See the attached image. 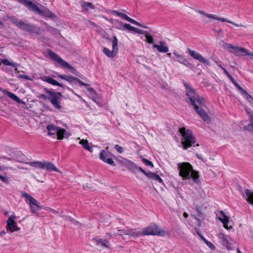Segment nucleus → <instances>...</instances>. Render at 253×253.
<instances>
[{"instance_id": "obj_1", "label": "nucleus", "mask_w": 253, "mask_h": 253, "mask_svg": "<svg viewBox=\"0 0 253 253\" xmlns=\"http://www.w3.org/2000/svg\"><path fill=\"white\" fill-rule=\"evenodd\" d=\"M186 94L190 101L191 105L194 106L195 110L204 122H209V117L207 113L202 109L204 105V100L201 98L195 92V90L189 87L186 84H184Z\"/></svg>"}, {"instance_id": "obj_2", "label": "nucleus", "mask_w": 253, "mask_h": 253, "mask_svg": "<svg viewBox=\"0 0 253 253\" xmlns=\"http://www.w3.org/2000/svg\"><path fill=\"white\" fill-rule=\"evenodd\" d=\"M179 174L184 179L192 178L195 182H197L199 176L198 172L194 170L192 166L188 162H183L177 164Z\"/></svg>"}, {"instance_id": "obj_3", "label": "nucleus", "mask_w": 253, "mask_h": 253, "mask_svg": "<svg viewBox=\"0 0 253 253\" xmlns=\"http://www.w3.org/2000/svg\"><path fill=\"white\" fill-rule=\"evenodd\" d=\"M179 131L182 135L181 143L184 149L192 146L195 143L196 138L191 130L182 127Z\"/></svg>"}, {"instance_id": "obj_4", "label": "nucleus", "mask_w": 253, "mask_h": 253, "mask_svg": "<svg viewBox=\"0 0 253 253\" xmlns=\"http://www.w3.org/2000/svg\"><path fill=\"white\" fill-rule=\"evenodd\" d=\"M11 21L20 29L25 31L36 34H38L40 33V28L37 27L34 24L24 22L22 20L15 18H12Z\"/></svg>"}, {"instance_id": "obj_5", "label": "nucleus", "mask_w": 253, "mask_h": 253, "mask_svg": "<svg viewBox=\"0 0 253 253\" xmlns=\"http://www.w3.org/2000/svg\"><path fill=\"white\" fill-rule=\"evenodd\" d=\"M46 128L48 130V135L51 136L53 138L57 137L58 139H62L64 137L66 138L69 136L65 129L57 126L53 124L48 125Z\"/></svg>"}, {"instance_id": "obj_6", "label": "nucleus", "mask_w": 253, "mask_h": 253, "mask_svg": "<svg viewBox=\"0 0 253 253\" xmlns=\"http://www.w3.org/2000/svg\"><path fill=\"white\" fill-rule=\"evenodd\" d=\"M224 47L230 52L234 54L236 56H243L248 55L252 58L253 57V53L250 52L248 50L244 47L234 46L231 44L227 43L224 44Z\"/></svg>"}, {"instance_id": "obj_7", "label": "nucleus", "mask_w": 253, "mask_h": 253, "mask_svg": "<svg viewBox=\"0 0 253 253\" xmlns=\"http://www.w3.org/2000/svg\"><path fill=\"white\" fill-rule=\"evenodd\" d=\"M142 235H157L163 236L167 234V232L161 229L157 225L151 224L149 226L144 228L141 233Z\"/></svg>"}, {"instance_id": "obj_8", "label": "nucleus", "mask_w": 253, "mask_h": 253, "mask_svg": "<svg viewBox=\"0 0 253 253\" xmlns=\"http://www.w3.org/2000/svg\"><path fill=\"white\" fill-rule=\"evenodd\" d=\"M45 90L46 93L49 95L48 99L53 107L58 110H60L62 108L61 103V93L58 92L52 91L47 89H45Z\"/></svg>"}, {"instance_id": "obj_9", "label": "nucleus", "mask_w": 253, "mask_h": 253, "mask_svg": "<svg viewBox=\"0 0 253 253\" xmlns=\"http://www.w3.org/2000/svg\"><path fill=\"white\" fill-rule=\"evenodd\" d=\"M49 55L53 60L57 62L61 66L66 67L72 70V73L77 75V70L70 64H69L67 62H66L64 60L60 57L57 54L50 51L49 52Z\"/></svg>"}, {"instance_id": "obj_10", "label": "nucleus", "mask_w": 253, "mask_h": 253, "mask_svg": "<svg viewBox=\"0 0 253 253\" xmlns=\"http://www.w3.org/2000/svg\"><path fill=\"white\" fill-rule=\"evenodd\" d=\"M112 50H110L107 47L103 49L104 53L109 57H114L116 55L118 51V40L116 36L113 37L112 40Z\"/></svg>"}, {"instance_id": "obj_11", "label": "nucleus", "mask_w": 253, "mask_h": 253, "mask_svg": "<svg viewBox=\"0 0 253 253\" xmlns=\"http://www.w3.org/2000/svg\"><path fill=\"white\" fill-rule=\"evenodd\" d=\"M112 154L104 150H102L99 155V158L104 163H106L110 165L115 166V164L114 161L112 159Z\"/></svg>"}, {"instance_id": "obj_12", "label": "nucleus", "mask_w": 253, "mask_h": 253, "mask_svg": "<svg viewBox=\"0 0 253 253\" xmlns=\"http://www.w3.org/2000/svg\"><path fill=\"white\" fill-rule=\"evenodd\" d=\"M218 237L221 243L223 246L225 247L227 250H230L233 248V243L231 238L222 233L219 234Z\"/></svg>"}, {"instance_id": "obj_13", "label": "nucleus", "mask_w": 253, "mask_h": 253, "mask_svg": "<svg viewBox=\"0 0 253 253\" xmlns=\"http://www.w3.org/2000/svg\"><path fill=\"white\" fill-rule=\"evenodd\" d=\"M21 4L26 6L29 10L37 12L38 13H42L41 9L37 5V4L33 3L32 1L29 0H17Z\"/></svg>"}, {"instance_id": "obj_14", "label": "nucleus", "mask_w": 253, "mask_h": 253, "mask_svg": "<svg viewBox=\"0 0 253 253\" xmlns=\"http://www.w3.org/2000/svg\"><path fill=\"white\" fill-rule=\"evenodd\" d=\"M111 13H112V14H113L118 16H119V17L125 19L128 22H129L136 26H140V27H143L145 29L148 28L147 26H143L140 23L133 20L132 19H131V18L128 17L127 15H126L125 13L119 12L117 10H113Z\"/></svg>"}, {"instance_id": "obj_15", "label": "nucleus", "mask_w": 253, "mask_h": 253, "mask_svg": "<svg viewBox=\"0 0 253 253\" xmlns=\"http://www.w3.org/2000/svg\"><path fill=\"white\" fill-rule=\"evenodd\" d=\"M187 50L189 54L194 59L199 60L200 62L203 63L205 65H210V61L206 58H204L203 56L198 52L190 48H188Z\"/></svg>"}, {"instance_id": "obj_16", "label": "nucleus", "mask_w": 253, "mask_h": 253, "mask_svg": "<svg viewBox=\"0 0 253 253\" xmlns=\"http://www.w3.org/2000/svg\"><path fill=\"white\" fill-rule=\"evenodd\" d=\"M216 216H217L218 219L223 224V227L226 229H229V228L228 226V223L229 221V217L227 216L222 211L217 212Z\"/></svg>"}, {"instance_id": "obj_17", "label": "nucleus", "mask_w": 253, "mask_h": 253, "mask_svg": "<svg viewBox=\"0 0 253 253\" xmlns=\"http://www.w3.org/2000/svg\"><path fill=\"white\" fill-rule=\"evenodd\" d=\"M173 54L177 58V59H173L174 60L177 61L179 63L185 66L186 67L190 68L192 67V64L190 63L189 61L187 59H186L182 55L178 54L176 51L173 52Z\"/></svg>"}, {"instance_id": "obj_18", "label": "nucleus", "mask_w": 253, "mask_h": 253, "mask_svg": "<svg viewBox=\"0 0 253 253\" xmlns=\"http://www.w3.org/2000/svg\"><path fill=\"white\" fill-rule=\"evenodd\" d=\"M16 219L15 214H12L6 221L7 228L11 232L17 231L18 228H16V225L14 220Z\"/></svg>"}, {"instance_id": "obj_19", "label": "nucleus", "mask_w": 253, "mask_h": 253, "mask_svg": "<svg viewBox=\"0 0 253 253\" xmlns=\"http://www.w3.org/2000/svg\"><path fill=\"white\" fill-rule=\"evenodd\" d=\"M122 164L123 166L126 167L127 169L132 171L137 169V167L136 164L127 159L124 158L122 161Z\"/></svg>"}, {"instance_id": "obj_20", "label": "nucleus", "mask_w": 253, "mask_h": 253, "mask_svg": "<svg viewBox=\"0 0 253 253\" xmlns=\"http://www.w3.org/2000/svg\"><path fill=\"white\" fill-rule=\"evenodd\" d=\"M154 48H156L159 52L162 53H167L169 51V48L167 44L164 42H160V44H154Z\"/></svg>"}, {"instance_id": "obj_21", "label": "nucleus", "mask_w": 253, "mask_h": 253, "mask_svg": "<svg viewBox=\"0 0 253 253\" xmlns=\"http://www.w3.org/2000/svg\"><path fill=\"white\" fill-rule=\"evenodd\" d=\"M93 240L98 246L103 248H109V241L107 240L95 238Z\"/></svg>"}, {"instance_id": "obj_22", "label": "nucleus", "mask_w": 253, "mask_h": 253, "mask_svg": "<svg viewBox=\"0 0 253 253\" xmlns=\"http://www.w3.org/2000/svg\"><path fill=\"white\" fill-rule=\"evenodd\" d=\"M43 169H45L48 171H54L61 172L53 164L48 162H44Z\"/></svg>"}, {"instance_id": "obj_23", "label": "nucleus", "mask_w": 253, "mask_h": 253, "mask_svg": "<svg viewBox=\"0 0 253 253\" xmlns=\"http://www.w3.org/2000/svg\"><path fill=\"white\" fill-rule=\"evenodd\" d=\"M0 90L2 91L4 94L7 95L10 98H11L13 100L15 101V102H16L18 103H22L21 99L15 94H14L12 92H10L6 89H2L0 87Z\"/></svg>"}, {"instance_id": "obj_24", "label": "nucleus", "mask_w": 253, "mask_h": 253, "mask_svg": "<svg viewBox=\"0 0 253 253\" xmlns=\"http://www.w3.org/2000/svg\"><path fill=\"white\" fill-rule=\"evenodd\" d=\"M206 16L207 17L209 18H212V19H216V20H218V21H220L221 22H226L227 23H231V24L235 25L236 27H239L240 26L239 25L233 22L232 21H231L230 20H227L226 19L224 18L217 17L216 15H212V14H207Z\"/></svg>"}, {"instance_id": "obj_25", "label": "nucleus", "mask_w": 253, "mask_h": 253, "mask_svg": "<svg viewBox=\"0 0 253 253\" xmlns=\"http://www.w3.org/2000/svg\"><path fill=\"white\" fill-rule=\"evenodd\" d=\"M56 76L61 79H63V80H65L66 81H67L68 82L71 83V84H73V83H75V82H76V79H77V78L76 77H74L73 76H67V75H61V74H59L58 73H56Z\"/></svg>"}, {"instance_id": "obj_26", "label": "nucleus", "mask_w": 253, "mask_h": 253, "mask_svg": "<svg viewBox=\"0 0 253 253\" xmlns=\"http://www.w3.org/2000/svg\"><path fill=\"white\" fill-rule=\"evenodd\" d=\"M34 200H31L29 202L31 211L32 213H35L38 211V208L40 207L39 205H38V201L36 200L35 198H33Z\"/></svg>"}, {"instance_id": "obj_27", "label": "nucleus", "mask_w": 253, "mask_h": 253, "mask_svg": "<svg viewBox=\"0 0 253 253\" xmlns=\"http://www.w3.org/2000/svg\"><path fill=\"white\" fill-rule=\"evenodd\" d=\"M147 174V176L149 178L152 179L155 181H158L160 183H163V179L158 174L149 171Z\"/></svg>"}, {"instance_id": "obj_28", "label": "nucleus", "mask_w": 253, "mask_h": 253, "mask_svg": "<svg viewBox=\"0 0 253 253\" xmlns=\"http://www.w3.org/2000/svg\"><path fill=\"white\" fill-rule=\"evenodd\" d=\"M87 90L89 92V96H90L92 100L95 102H97V94L96 91L92 87H87Z\"/></svg>"}, {"instance_id": "obj_29", "label": "nucleus", "mask_w": 253, "mask_h": 253, "mask_svg": "<svg viewBox=\"0 0 253 253\" xmlns=\"http://www.w3.org/2000/svg\"><path fill=\"white\" fill-rule=\"evenodd\" d=\"M245 194L247 197V201L253 205V192L249 189H246L245 191Z\"/></svg>"}, {"instance_id": "obj_30", "label": "nucleus", "mask_w": 253, "mask_h": 253, "mask_svg": "<svg viewBox=\"0 0 253 253\" xmlns=\"http://www.w3.org/2000/svg\"><path fill=\"white\" fill-rule=\"evenodd\" d=\"M81 6L83 9L85 10H87L89 9H94L95 8L94 6L91 3L84 1H82L81 2Z\"/></svg>"}, {"instance_id": "obj_31", "label": "nucleus", "mask_w": 253, "mask_h": 253, "mask_svg": "<svg viewBox=\"0 0 253 253\" xmlns=\"http://www.w3.org/2000/svg\"><path fill=\"white\" fill-rule=\"evenodd\" d=\"M44 162L35 161L32 162L27 163L30 166L37 169H43Z\"/></svg>"}, {"instance_id": "obj_32", "label": "nucleus", "mask_w": 253, "mask_h": 253, "mask_svg": "<svg viewBox=\"0 0 253 253\" xmlns=\"http://www.w3.org/2000/svg\"><path fill=\"white\" fill-rule=\"evenodd\" d=\"M80 143L83 145L85 149L88 150L90 152H92L93 151V149L89 146V143L87 140L83 139L80 141Z\"/></svg>"}, {"instance_id": "obj_33", "label": "nucleus", "mask_w": 253, "mask_h": 253, "mask_svg": "<svg viewBox=\"0 0 253 253\" xmlns=\"http://www.w3.org/2000/svg\"><path fill=\"white\" fill-rule=\"evenodd\" d=\"M41 10L42 11V13H38L39 14H42L43 16H46L48 17H52V13L49 10H43L41 9Z\"/></svg>"}, {"instance_id": "obj_34", "label": "nucleus", "mask_w": 253, "mask_h": 253, "mask_svg": "<svg viewBox=\"0 0 253 253\" xmlns=\"http://www.w3.org/2000/svg\"><path fill=\"white\" fill-rule=\"evenodd\" d=\"M145 37L146 38V41L149 43H154V39L153 37L149 35L147 32H146L144 34Z\"/></svg>"}, {"instance_id": "obj_35", "label": "nucleus", "mask_w": 253, "mask_h": 253, "mask_svg": "<svg viewBox=\"0 0 253 253\" xmlns=\"http://www.w3.org/2000/svg\"><path fill=\"white\" fill-rule=\"evenodd\" d=\"M250 124L246 126V129L250 131H253V117L250 118Z\"/></svg>"}, {"instance_id": "obj_36", "label": "nucleus", "mask_w": 253, "mask_h": 253, "mask_svg": "<svg viewBox=\"0 0 253 253\" xmlns=\"http://www.w3.org/2000/svg\"><path fill=\"white\" fill-rule=\"evenodd\" d=\"M22 197L25 199L26 202L28 201L29 202L32 200H34L33 197L25 192L22 193Z\"/></svg>"}, {"instance_id": "obj_37", "label": "nucleus", "mask_w": 253, "mask_h": 253, "mask_svg": "<svg viewBox=\"0 0 253 253\" xmlns=\"http://www.w3.org/2000/svg\"><path fill=\"white\" fill-rule=\"evenodd\" d=\"M142 161L143 162V163L147 166H148L150 168H153L154 167V165L152 163V162L150 161L149 160H148L147 159L145 158H142Z\"/></svg>"}, {"instance_id": "obj_38", "label": "nucleus", "mask_w": 253, "mask_h": 253, "mask_svg": "<svg viewBox=\"0 0 253 253\" xmlns=\"http://www.w3.org/2000/svg\"><path fill=\"white\" fill-rule=\"evenodd\" d=\"M18 77L21 79H24L28 81H33L34 77L31 76H29L23 74H20L18 76Z\"/></svg>"}, {"instance_id": "obj_39", "label": "nucleus", "mask_w": 253, "mask_h": 253, "mask_svg": "<svg viewBox=\"0 0 253 253\" xmlns=\"http://www.w3.org/2000/svg\"><path fill=\"white\" fill-rule=\"evenodd\" d=\"M206 245L211 250H213L215 249V246L211 242L207 241L205 238H203Z\"/></svg>"}, {"instance_id": "obj_40", "label": "nucleus", "mask_w": 253, "mask_h": 253, "mask_svg": "<svg viewBox=\"0 0 253 253\" xmlns=\"http://www.w3.org/2000/svg\"><path fill=\"white\" fill-rule=\"evenodd\" d=\"M114 148L119 153H123L124 151V149L123 147L116 144L114 146Z\"/></svg>"}, {"instance_id": "obj_41", "label": "nucleus", "mask_w": 253, "mask_h": 253, "mask_svg": "<svg viewBox=\"0 0 253 253\" xmlns=\"http://www.w3.org/2000/svg\"><path fill=\"white\" fill-rule=\"evenodd\" d=\"M49 84H51L54 85H57V86H61V87L63 86L62 84L58 83V82H57L55 80L53 79L52 78H51Z\"/></svg>"}, {"instance_id": "obj_42", "label": "nucleus", "mask_w": 253, "mask_h": 253, "mask_svg": "<svg viewBox=\"0 0 253 253\" xmlns=\"http://www.w3.org/2000/svg\"><path fill=\"white\" fill-rule=\"evenodd\" d=\"M132 31L136 33H138V34H143V35H144V34L146 32L145 31H144V30L138 29V28H135V27H134V28H133V31Z\"/></svg>"}, {"instance_id": "obj_43", "label": "nucleus", "mask_w": 253, "mask_h": 253, "mask_svg": "<svg viewBox=\"0 0 253 253\" xmlns=\"http://www.w3.org/2000/svg\"><path fill=\"white\" fill-rule=\"evenodd\" d=\"M76 83H78L79 84V85L81 86H84L86 87H88L89 85L88 84L84 83L83 82H82L80 80L78 79V78H77L76 82H75V84H76Z\"/></svg>"}, {"instance_id": "obj_44", "label": "nucleus", "mask_w": 253, "mask_h": 253, "mask_svg": "<svg viewBox=\"0 0 253 253\" xmlns=\"http://www.w3.org/2000/svg\"><path fill=\"white\" fill-rule=\"evenodd\" d=\"M68 220L73 224L76 226L80 225V223L72 217H69Z\"/></svg>"}, {"instance_id": "obj_45", "label": "nucleus", "mask_w": 253, "mask_h": 253, "mask_svg": "<svg viewBox=\"0 0 253 253\" xmlns=\"http://www.w3.org/2000/svg\"><path fill=\"white\" fill-rule=\"evenodd\" d=\"M123 27L125 29H126L132 31H133V28H134V27L131 26L130 25H129L128 24H126V23L124 24Z\"/></svg>"}, {"instance_id": "obj_46", "label": "nucleus", "mask_w": 253, "mask_h": 253, "mask_svg": "<svg viewBox=\"0 0 253 253\" xmlns=\"http://www.w3.org/2000/svg\"><path fill=\"white\" fill-rule=\"evenodd\" d=\"M41 79L43 81L49 84L50 80L51 79V78L49 76H44V77H42Z\"/></svg>"}, {"instance_id": "obj_47", "label": "nucleus", "mask_w": 253, "mask_h": 253, "mask_svg": "<svg viewBox=\"0 0 253 253\" xmlns=\"http://www.w3.org/2000/svg\"><path fill=\"white\" fill-rule=\"evenodd\" d=\"M246 111L247 113L250 116V118L253 117V112L251 109H250L249 108H246Z\"/></svg>"}, {"instance_id": "obj_48", "label": "nucleus", "mask_w": 253, "mask_h": 253, "mask_svg": "<svg viewBox=\"0 0 253 253\" xmlns=\"http://www.w3.org/2000/svg\"><path fill=\"white\" fill-rule=\"evenodd\" d=\"M1 62H2V64H4V65H6V66L10 65L11 62H10L8 60H7L6 59H2L1 60Z\"/></svg>"}, {"instance_id": "obj_49", "label": "nucleus", "mask_w": 253, "mask_h": 253, "mask_svg": "<svg viewBox=\"0 0 253 253\" xmlns=\"http://www.w3.org/2000/svg\"><path fill=\"white\" fill-rule=\"evenodd\" d=\"M10 66H12V67L15 68V70H17V67L19 66V64L16 63V62H11L10 63Z\"/></svg>"}, {"instance_id": "obj_50", "label": "nucleus", "mask_w": 253, "mask_h": 253, "mask_svg": "<svg viewBox=\"0 0 253 253\" xmlns=\"http://www.w3.org/2000/svg\"><path fill=\"white\" fill-rule=\"evenodd\" d=\"M138 169V170L141 171V172H142L143 173H144L145 175H146L147 176V173L149 172V171H145L143 169H142L141 167H139L138 168H137Z\"/></svg>"}, {"instance_id": "obj_51", "label": "nucleus", "mask_w": 253, "mask_h": 253, "mask_svg": "<svg viewBox=\"0 0 253 253\" xmlns=\"http://www.w3.org/2000/svg\"><path fill=\"white\" fill-rule=\"evenodd\" d=\"M49 96H46V95L45 94H41L40 96H39V98H41V99H48V97Z\"/></svg>"}, {"instance_id": "obj_52", "label": "nucleus", "mask_w": 253, "mask_h": 253, "mask_svg": "<svg viewBox=\"0 0 253 253\" xmlns=\"http://www.w3.org/2000/svg\"><path fill=\"white\" fill-rule=\"evenodd\" d=\"M0 179L3 182H6L7 180V178L6 177L3 176L0 174Z\"/></svg>"}, {"instance_id": "obj_53", "label": "nucleus", "mask_w": 253, "mask_h": 253, "mask_svg": "<svg viewBox=\"0 0 253 253\" xmlns=\"http://www.w3.org/2000/svg\"><path fill=\"white\" fill-rule=\"evenodd\" d=\"M219 67L222 69L223 70V71H224V73L225 75H227L228 73V72L224 68H223L221 65L219 64L218 65Z\"/></svg>"}, {"instance_id": "obj_54", "label": "nucleus", "mask_w": 253, "mask_h": 253, "mask_svg": "<svg viewBox=\"0 0 253 253\" xmlns=\"http://www.w3.org/2000/svg\"><path fill=\"white\" fill-rule=\"evenodd\" d=\"M228 79L231 81V82L233 84L236 83V81L234 79V78L232 76L229 77Z\"/></svg>"}, {"instance_id": "obj_55", "label": "nucleus", "mask_w": 253, "mask_h": 253, "mask_svg": "<svg viewBox=\"0 0 253 253\" xmlns=\"http://www.w3.org/2000/svg\"><path fill=\"white\" fill-rule=\"evenodd\" d=\"M199 13L201 14H203V15H205L206 16L207 14H208V13H205L204 11H202V10H199Z\"/></svg>"}, {"instance_id": "obj_56", "label": "nucleus", "mask_w": 253, "mask_h": 253, "mask_svg": "<svg viewBox=\"0 0 253 253\" xmlns=\"http://www.w3.org/2000/svg\"><path fill=\"white\" fill-rule=\"evenodd\" d=\"M195 219H196L198 221V224L199 226L201 225V221L200 220L196 217H195Z\"/></svg>"}, {"instance_id": "obj_57", "label": "nucleus", "mask_w": 253, "mask_h": 253, "mask_svg": "<svg viewBox=\"0 0 253 253\" xmlns=\"http://www.w3.org/2000/svg\"><path fill=\"white\" fill-rule=\"evenodd\" d=\"M6 234V232L4 231H2V232H0V236H3V235H5Z\"/></svg>"}, {"instance_id": "obj_58", "label": "nucleus", "mask_w": 253, "mask_h": 253, "mask_svg": "<svg viewBox=\"0 0 253 253\" xmlns=\"http://www.w3.org/2000/svg\"><path fill=\"white\" fill-rule=\"evenodd\" d=\"M183 216L185 218H187L188 217V214L186 212H184Z\"/></svg>"}, {"instance_id": "obj_59", "label": "nucleus", "mask_w": 253, "mask_h": 253, "mask_svg": "<svg viewBox=\"0 0 253 253\" xmlns=\"http://www.w3.org/2000/svg\"><path fill=\"white\" fill-rule=\"evenodd\" d=\"M2 158L5 159H6V160H9V161L11 160V159H10V158H7V157H6V156H3V157H2Z\"/></svg>"}, {"instance_id": "obj_60", "label": "nucleus", "mask_w": 253, "mask_h": 253, "mask_svg": "<svg viewBox=\"0 0 253 253\" xmlns=\"http://www.w3.org/2000/svg\"><path fill=\"white\" fill-rule=\"evenodd\" d=\"M226 75L227 76L228 78H229V77H230L231 76V75L229 73H228V74Z\"/></svg>"}, {"instance_id": "obj_61", "label": "nucleus", "mask_w": 253, "mask_h": 253, "mask_svg": "<svg viewBox=\"0 0 253 253\" xmlns=\"http://www.w3.org/2000/svg\"><path fill=\"white\" fill-rule=\"evenodd\" d=\"M167 56L170 57H171V53H167Z\"/></svg>"}, {"instance_id": "obj_62", "label": "nucleus", "mask_w": 253, "mask_h": 253, "mask_svg": "<svg viewBox=\"0 0 253 253\" xmlns=\"http://www.w3.org/2000/svg\"><path fill=\"white\" fill-rule=\"evenodd\" d=\"M237 253H242L238 249H237Z\"/></svg>"}, {"instance_id": "obj_63", "label": "nucleus", "mask_w": 253, "mask_h": 253, "mask_svg": "<svg viewBox=\"0 0 253 253\" xmlns=\"http://www.w3.org/2000/svg\"><path fill=\"white\" fill-rule=\"evenodd\" d=\"M89 23H90L92 25H94V23L93 22H91L90 21H88Z\"/></svg>"}, {"instance_id": "obj_64", "label": "nucleus", "mask_w": 253, "mask_h": 253, "mask_svg": "<svg viewBox=\"0 0 253 253\" xmlns=\"http://www.w3.org/2000/svg\"><path fill=\"white\" fill-rule=\"evenodd\" d=\"M197 158H199V159H201V157L199 155H197Z\"/></svg>"}]
</instances>
